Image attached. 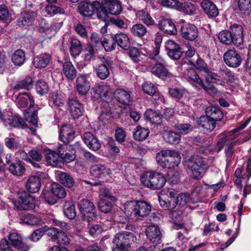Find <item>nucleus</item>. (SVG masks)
Masks as SVG:
<instances>
[{
  "label": "nucleus",
  "instance_id": "obj_62",
  "mask_svg": "<svg viewBox=\"0 0 251 251\" xmlns=\"http://www.w3.org/2000/svg\"><path fill=\"white\" fill-rule=\"evenodd\" d=\"M99 208L101 212L107 213L111 211L112 204L106 199H103L99 201Z\"/></svg>",
  "mask_w": 251,
  "mask_h": 251
},
{
  "label": "nucleus",
  "instance_id": "obj_64",
  "mask_svg": "<svg viewBox=\"0 0 251 251\" xmlns=\"http://www.w3.org/2000/svg\"><path fill=\"white\" fill-rule=\"evenodd\" d=\"M169 92L170 96L176 100L182 98L186 94V91L182 89L172 88L169 90Z\"/></svg>",
  "mask_w": 251,
  "mask_h": 251
},
{
  "label": "nucleus",
  "instance_id": "obj_37",
  "mask_svg": "<svg viewBox=\"0 0 251 251\" xmlns=\"http://www.w3.org/2000/svg\"><path fill=\"white\" fill-rule=\"evenodd\" d=\"M186 76L187 80L189 83L196 88L200 89V86L201 85L203 81L194 70L192 69L188 70Z\"/></svg>",
  "mask_w": 251,
  "mask_h": 251
},
{
  "label": "nucleus",
  "instance_id": "obj_35",
  "mask_svg": "<svg viewBox=\"0 0 251 251\" xmlns=\"http://www.w3.org/2000/svg\"><path fill=\"white\" fill-rule=\"evenodd\" d=\"M109 62L105 60L103 63L100 64L95 67V70L97 75L101 79H105L110 75L109 69Z\"/></svg>",
  "mask_w": 251,
  "mask_h": 251
},
{
  "label": "nucleus",
  "instance_id": "obj_22",
  "mask_svg": "<svg viewBox=\"0 0 251 251\" xmlns=\"http://www.w3.org/2000/svg\"><path fill=\"white\" fill-rule=\"evenodd\" d=\"M158 26L159 28L166 34L175 35L177 32L175 24L171 19H165L160 20Z\"/></svg>",
  "mask_w": 251,
  "mask_h": 251
},
{
  "label": "nucleus",
  "instance_id": "obj_36",
  "mask_svg": "<svg viewBox=\"0 0 251 251\" xmlns=\"http://www.w3.org/2000/svg\"><path fill=\"white\" fill-rule=\"evenodd\" d=\"M168 169L170 170L178 166L180 162L181 157L178 152L175 151L168 150Z\"/></svg>",
  "mask_w": 251,
  "mask_h": 251
},
{
  "label": "nucleus",
  "instance_id": "obj_61",
  "mask_svg": "<svg viewBox=\"0 0 251 251\" xmlns=\"http://www.w3.org/2000/svg\"><path fill=\"white\" fill-rule=\"evenodd\" d=\"M167 176L168 181L172 184H176L179 182V173L177 171L170 169Z\"/></svg>",
  "mask_w": 251,
  "mask_h": 251
},
{
  "label": "nucleus",
  "instance_id": "obj_32",
  "mask_svg": "<svg viewBox=\"0 0 251 251\" xmlns=\"http://www.w3.org/2000/svg\"><path fill=\"white\" fill-rule=\"evenodd\" d=\"M113 41L124 50H127L130 45V42L128 36L123 33H118L114 35Z\"/></svg>",
  "mask_w": 251,
  "mask_h": 251
},
{
  "label": "nucleus",
  "instance_id": "obj_55",
  "mask_svg": "<svg viewBox=\"0 0 251 251\" xmlns=\"http://www.w3.org/2000/svg\"><path fill=\"white\" fill-rule=\"evenodd\" d=\"M130 31L133 35L138 37L144 36L147 32L146 27L141 24H137L133 25Z\"/></svg>",
  "mask_w": 251,
  "mask_h": 251
},
{
  "label": "nucleus",
  "instance_id": "obj_46",
  "mask_svg": "<svg viewBox=\"0 0 251 251\" xmlns=\"http://www.w3.org/2000/svg\"><path fill=\"white\" fill-rule=\"evenodd\" d=\"M168 150H162L156 155L157 164L163 168H168Z\"/></svg>",
  "mask_w": 251,
  "mask_h": 251
},
{
  "label": "nucleus",
  "instance_id": "obj_21",
  "mask_svg": "<svg viewBox=\"0 0 251 251\" xmlns=\"http://www.w3.org/2000/svg\"><path fill=\"white\" fill-rule=\"evenodd\" d=\"M230 29L232 31L233 43L236 46H240L243 43V29L242 25L234 24L231 26Z\"/></svg>",
  "mask_w": 251,
  "mask_h": 251
},
{
  "label": "nucleus",
  "instance_id": "obj_59",
  "mask_svg": "<svg viewBox=\"0 0 251 251\" xmlns=\"http://www.w3.org/2000/svg\"><path fill=\"white\" fill-rule=\"evenodd\" d=\"M49 228L47 226H44L35 230L30 236L31 240L33 242L38 241L45 232H47V230Z\"/></svg>",
  "mask_w": 251,
  "mask_h": 251
},
{
  "label": "nucleus",
  "instance_id": "obj_52",
  "mask_svg": "<svg viewBox=\"0 0 251 251\" xmlns=\"http://www.w3.org/2000/svg\"><path fill=\"white\" fill-rule=\"evenodd\" d=\"M22 219L24 223L29 225H38L41 223L40 217L33 214H27L24 215Z\"/></svg>",
  "mask_w": 251,
  "mask_h": 251
},
{
  "label": "nucleus",
  "instance_id": "obj_18",
  "mask_svg": "<svg viewBox=\"0 0 251 251\" xmlns=\"http://www.w3.org/2000/svg\"><path fill=\"white\" fill-rule=\"evenodd\" d=\"M146 234L149 240L153 243L157 244L161 243L162 234L159 228L155 225L147 227Z\"/></svg>",
  "mask_w": 251,
  "mask_h": 251
},
{
  "label": "nucleus",
  "instance_id": "obj_11",
  "mask_svg": "<svg viewBox=\"0 0 251 251\" xmlns=\"http://www.w3.org/2000/svg\"><path fill=\"white\" fill-rule=\"evenodd\" d=\"M149 57L157 62L151 68V72L153 75L162 78L169 75V72L164 67L165 61L163 57L160 56H154L152 55H150Z\"/></svg>",
  "mask_w": 251,
  "mask_h": 251
},
{
  "label": "nucleus",
  "instance_id": "obj_40",
  "mask_svg": "<svg viewBox=\"0 0 251 251\" xmlns=\"http://www.w3.org/2000/svg\"><path fill=\"white\" fill-rule=\"evenodd\" d=\"M150 131L148 128L137 126L134 129L133 133V138L138 141H143L147 139Z\"/></svg>",
  "mask_w": 251,
  "mask_h": 251
},
{
  "label": "nucleus",
  "instance_id": "obj_7",
  "mask_svg": "<svg viewBox=\"0 0 251 251\" xmlns=\"http://www.w3.org/2000/svg\"><path fill=\"white\" fill-rule=\"evenodd\" d=\"M162 2L164 6L176 9L185 14H195L197 11L195 5L190 2L181 3L178 0H165Z\"/></svg>",
  "mask_w": 251,
  "mask_h": 251
},
{
  "label": "nucleus",
  "instance_id": "obj_39",
  "mask_svg": "<svg viewBox=\"0 0 251 251\" xmlns=\"http://www.w3.org/2000/svg\"><path fill=\"white\" fill-rule=\"evenodd\" d=\"M205 114L206 116L215 122L221 120L223 117V112L217 106L207 107L205 109Z\"/></svg>",
  "mask_w": 251,
  "mask_h": 251
},
{
  "label": "nucleus",
  "instance_id": "obj_24",
  "mask_svg": "<svg viewBox=\"0 0 251 251\" xmlns=\"http://www.w3.org/2000/svg\"><path fill=\"white\" fill-rule=\"evenodd\" d=\"M83 139L85 144L91 150L96 151L100 149L101 147L100 142L92 133H85Z\"/></svg>",
  "mask_w": 251,
  "mask_h": 251
},
{
  "label": "nucleus",
  "instance_id": "obj_56",
  "mask_svg": "<svg viewBox=\"0 0 251 251\" xmlns=\"http://www.w3.org/2000/svg\"><path fill=\"white\" fill-rule=\"evenodd\" d=\"M232 36V31L223 30L219 33L218 38L223 44L229 45L231 43H233Z\"/></svg>",
  "mask_w": 251,
  "mask_h": 251
},
{
  "label": "nucleus",
  "instance_id": "obj_25",
  "mask_svg": "<svg viewBox=\"0 0 251 251\" xmlns=\"http://www.w3.org/2000/svg\"><path fill=\"white\" fill-rule=\"evenodd\" d=\"M75 131L70 125H64L59 132V138L65 144L72 141L74 138Z\"/></svg>",
  "mask_w": 251,
  "mask_h": 251
},
{
  "label": "nucleus",
  "instance_id": "obj_38",
  "mask_svg": "<svg viewBox=\"0 0 251 251\" xmlns=\"http://www.w3.org/2000/svg\"><path fill=\"white\" fill-rule=\"evenodd\" d=\"M25 164L20 160L12 163L8 167L9 171L13 175L22 176L25 171Z\"/></svg>",
  "mask_w": 251,
  "mask_h": 251
},
{
  "label": "nucleus",
  "instance_id": "obj_1",
  "mask_svg": "<svg viewBox=\"0 0 251 251\" xmlns=\"http://www.w3.org/2000/svg\"><path fill=\"white\" fill-rule=\"evenodd\" d=\"M251 121V116L243 124L237 128L226 133L221 134L218 136V142L215 148L217 152L221 151L224 146L226 145L227 147L225 150V153L228 161H230L233 156L234 149L233 143L234 140L237 137L236 134L237 132L244 129Z\"/></svg>",
  "mask_w": 251,
  "mask_h": 251
},
{
  "label": "nucleus",
  "instance_id": "obj_29",
  "mask_svg": "<svg viewBox=\"0 0 251 251\" xmlns=\"http://www.w3.org/2000/svg\"><path fill=\"white\" fill-rule=\"evenodd\" d=\"M90 173L95 178H102L109 174L110 170L103 165L97 164L91 167Z\"/></svg>",
  "mask_w": 251,
  "mask_h": 251
},
{
  "label": "nucleus",
  "instance_id": "obj_14",
  "mask_svg": "<svg viewBox=\"0 0 251 251\" xmlns=\"http://www.w3.org/2000/svg\"><path fill=\"white\" fill-rule=\"evenodd\" d=\"M58 152L60 159L67 163L74 161L75 158L74 149L68 144L64 143L60 145L58 148Z\"/></svg>",
  "mask_w": 251,
  "mask_h": 251
},
{
  "label": "nucleus",
  "instance_id": "obj_44",
  "mask_svg": "<svg viewBox=\"0 0 251 251\" xmlns=\"http://www.w3.org/2000/svg\"><path fill=\"white\" fill-rule=\"evenodd\" d=\"M64 75L69 79H74L76 75V71L71 62H66L63 66Z\"/></svg>",
  "mask_w": 251,
  "mask_h": 251
},
{
  "label": "nucleus",
  "instance_id": "obj_13",
  "mask_svg": "<svg viewBox=\"0 0 251 251\" xmlns=\"http://www.w3.org/2000/svg\"><path fill=\"white\" fill-rule=\"evenodd\" d=\"M223 58L226 64L232 68L239 67L242 61L241 56L235 49L227 50L224 53Z\"/></svg>",
  "mask_w": 251,
  "mask_h": 251
},
{
  "label": "nucleus",
  "instance_id": "obj_27",
  "mask_svg": "<svg viewBox=\"0 0 251 251\" xmlns=\"http://www.w3.org/2000/svg\"><path fill=\"white\" fill-rule=\"evenodd\" d=\"M201 5L204 13L209 17H216L219 15V11L217 6L212 1L209 0H203Z\"/></svg>",
  "mask_w": 251,
  "mask_h": 251
},
{
  "label": "nucleus",
  "instance_id": "obj_41",
  "mask_svg": "<svg viewBox=\"0 0 251 251\" xmlns=\"http://www.w3.org/2000/svg\"><path fill=\"white\" fill-rule=\"evenodd\" d=\"M57 177L59 181L67 187L71 188L74 185L75 181L74 178L68 173L59 172L57 174Z\"/></svg>",
  "mask_w": 251,
  "mask_h": 251
},
{
  "label": "nucleus",
  "instance_id": "obj_30",
  "mask_svg": "<svg viewBox=\"0 0 251 251\" xmlns=\"http://www.w3.org/2000/svg\"><path fill=\"white\" fill-rule=\"evenodd\" d=\"M41 183L40 178L38 176L32 175L27 179L25 187L28 191L31 193L38 192L41 187Z\"/></svg>",
  "mask_w": 251,
  "mask_h": 251
},
{
  "label": "nucleus",
  "instance_id": "obj_54",
  "mask_svg": "<svg viewBox=\"0 0 251 251\" xmlns=\"http://www.w3.org/2000/svg\"><path fill=\"white\" fill-rule=\"evenodd\" d=\"M81 49L80 42L76 38H72L70 47L71 55L74 57L78 55L81 52Z\"/></svg>",
  "mask_w": 251,
  "mask_h": 251
},
{
  "label": "nucleus",
  "instance_id": "obj_42",
  "mask_svg": "<svg viewBox=\"0 0 251 251\" xmlns=\"http://www.w3.org/2000/svg\"><path fill=\"white\" fill-rule=\"evenodd\" d=\"M65 215L69 219L73 220L76 216L75 204L72 201H66L63 206Z\"/></svg>",
  "mask_w": 251,
  "mask_h": 251
},
{
  "label": "nucleus",
  "instance_id": "obj_49",
  "mask_svg": "<svg viewBox=\"0 0 251 251\" xmlns=\"http://www.w3.org/2000/svg\"><path fill=\"white\" fill-rule=\"evenodd\" d=\"M162 36L161 34L157 33L155 35L154 38V43H155V48L153 49L152 51H149L147 52V55L150 56V55L154 56H158L161 44L162 41Z\"/></svg>",
  "mask_w": 251,
  "mask_h": 251
},
{
  "label": "nucleus",
  "instance_id": "obj_5",
  "mask_svg": "<svg viewBox=\"0 0 251 251\" xmlns=\"http://www.w3.org/2000/svg\"><path fill=\"white\" fill-rule=\"evenodd\" d=\"M121 11L122 6L119 2L106 0L100 3V10L98 11L97 16L99 19L105 21L108 14L118 15Z\"/></svg>",
  "mask_w": 251,
  "mask_h": 251
},
{
  "label": "nucleus",
  "instance_id": "obj_8",
  "mask_svg": "<svg viewBox=\"0 0 251 251\" xmlns=\"http://www.w3.org/2000/svg\"><path fill=\"white\" fill-rule=\"evenodd\" d=\"M77 207L81 214L83 220L90 222L96 217V208L94 203L87 199H83L79 201Z\"/></svg>",
  "mask_w": 251,
  "mask_h": 251
},
{
  "label": "nucleus",
  "instance_id": "obj_60",
  "mask_svg": "<svg viewBox=\"0 0 251 251\" xmlns=\"http://www.w3.org/2000/svg\"><path fill=\"white\" fill-rule=\"evenodd\" d=\"M25 116L26 120L31 122L33 125L37 124V112L36 111H32L31 108H28L25 111Z\"/></svg>",
  "mask_w": 251,
  "mask_h": 251
},
{
  "label": "nucleus",
  "instance_id": "obj_33",
  "mask_svg": "<svg viewBox=\"0 0 251 251\" xmlns=\"http://www.w3.org/2000/svg\"><path fill=\"white\" fill-rule=\"evenodd\" d=\"M51 60V56L49 54L43 53L34 57L33 63L34 66L39 69L46 67Z\"/></svg>",
  "mask_w": 251,
  "mask_h": 251
},
{
  "label": "nucleus",
  "instance_id": "obj_34",
  "mask_svg": "<svg viewBox=\"0 0 251 251\" xmlns=\"http://www.w3.org/2000/svg\"><path fill=\"white\" fill-rule=\"evenodd\" d=\"M199 127H202L207 131H212L216 126V122L206 116H201L198 122Z\"/></svg>",
  "mask_w": 251,
  "mask_h": 251
},
{
  "label": "nucleus",
  "instance_id": "obj_10",
  "mask_svg": "<svg viewBox=\"0 0 251 251\" xmlns=\"http://www.w3.org/2000/svg\"><path fill=\"white\" fill-rule=\"evenodd\" d=\"M47 235L51 241L57 244L66 245L69 244L70 239L68 235L57 228L50 227L47 230Z\"/></svg>",
  "mask_w": 251,
  "mask_h": 251
},
{
  "label": "nucleus",
  "instance_id": "obj_15",
  "mask_svg": "<svg viewBox=\"0 0 251 251\" xmlns=\"http://www.w3.org/2000/svg\"><path fill=\"white\" fill-rule=\"evenodd\" d=\"M181 35L185 40L194 41L198 37L199 31L194 25L186 24L181 28Z\"/></svg>",
  "mask_w": 251,
  "mask_h": 251
},
{
  "label": "nucleus",
  "instance_id": "obj_23",
  "mask_svg": "<svg viewBox=\"0 0 251 251\" xmlns=\"http://www.w3.org/2000/svg\"><path fill=\"white\" fill-rule=\"evenodd\" d=\"M68 105L69 111L74 118H78L82 115L83 107L78 100L71 99L69 100Z\"/></svg>",
  "mask_w": 251,
  "mask_h": 251
},
{
  "label": "nucleus",
  "instance_id": "obj_16",
  "mask_svg": "<svg viewBox=\"0 0 251 251\" xmlns=\"http://www.w3.org/2000/svg\"><path fill=\"white\" fill-rule=\"evenodd\" d=\"M15 206L19 210H30L35 207L34 199L28 195L21 197L19 201L15 203Z\"/></svg>",
  "mask_w": 251,
  "mask_h": 251
},
{
  "label": "nucleus",
  "instance_id": "obj_50",
  "mask_svg": "<svg viewBox=\"0 0 251 251\" xmlns=\"http://www.w3.org/2000/svg\"><path fill=\"white\" fill-rule=\"evenodd\" d=\"M51 191L54 197L59 199L65 198L67 194L65 189L57 183H54L51 184Z\"/></svg>",
  "mask_w": 251,
  "mask_h": 251
},
{
  "label": "nucleus",
  "instance_id": "obj_58",
  "mask_svg": "<svg viewBox=\"0 0 251 251\" xmlns=\"http://www.w3.org/2000/svg\"><path fill=\"white\" fill-rule=\"evenodd\" d=\"M35 89L37 92L40 95L47 94L49 92V86L47 83L42 80H39L37 81Z\"/></svg>",
  "mask_w": 251,
  "mask_h": 251
},
{
  "label": "nucleus",
  "instance_id": "obj_9",
  "mask_svg": "<svg viewBox=\"0 0 251 251\" xmlns=\"http://www.w3.org/2000/svg\"><path fill=\"white\" fill-rule=\"evenodd\" d=\"M92 95L96 99L100 98L103 101L108 103L113 99L114 91L109 85L104 84L94 87L92 89Z\"/></svg>",
  "mask_w": 251,
  "mask_h": 251
},
{
  "label": "nucleus",
  "instance_id": "obj_6",
  "mask_svg": "<svg viewBox=\"0 0 251 251\" xmlns=\"http://www.w3.org/2000/svg\"><path fill=\"white\" fill-rule=\"evenodd\" d=\"M137 237L133 233L127 232H120L117 233L113 239V243L118 249L128 250L132 244L137 242Z\"/></svg>",
  "mask_w": 251,
  "mask_h": 251
},
{
  "label": "nucleus",
  "instance_id": "obj_28",
  "mask_svg": "<svg viewBox=\"0 0 251 251\" xmlns=\"http://www.w3.org/2000/svg\"><path fill=\"white\" fill-rule=\"evenodd\" d=\"M114 97L122 104L129 105L132 103L130 94L123 89L118 88L115 90Z\"/></svg>",
  "mask_w": 251,
  "mask_h": 251
},
{
  "label": "nucleus",
  "instance_id": "obj_4",
  "mask_svg": "<svg viewBox=\"0 0 251 251\" xmlns=\"http://www.w3.org/2000/svg\"><path fill=\"white\" fill-rule=\"evenodd\" d=\"M207 160L201 156L195 155L186 162V165L191 172L192 177L195 179L201 178L207 168Z\"/></svg>",
  "mask_w": 251,
  "mask_h": 251
},
{
  "label": "nucleus",
  "instance_id": "obj_20",
  "mask_svg": "<svg viewBox=\"0 0 251 251\" xmlns=\"http://www.w3.org/2000/svg\"><path fill=\"white\" fill-rule=\"evenodd\" d=\"M16 104L20 108L29 106L31 108L34 104V100L33 97L27 93L20 94L16 98Z\"/></svg>",
  "mask_w": 251,
  "mask_h": 251
},
{
  "label": "nucleus",
  "instance_id": "obj_43",
  "mask_svg": "<svg viewBox=\"0 0 251 251\" xmlns=\"http://www.w3.org/2000/svg\"><path fill=\"white\" fill-rule=\"evenodd\" d=\"M136 16L139 20L142 21L148 26L152 25L155 24L154 20L149 13L144 9L137 11L136 13Z\"/></svg>",
  "mask_w": 251,
  "mask_h": 251
},
{
  "label": "nucleus",
  "instance_id": "obj_2",
  "mask_svg": "<svg viewBox=\"0 0 251 251\" xmlns=\"http://www.w3.org/2000/svg\"><path fill=\"white\" fill-rule=\"evenodd\" d=\"M151 206L145 201H129L124 204V213L129 219L137 220L149 215Z\"/></svg>",
  "mask_w": 251,
  "mask_h": 251
},
{
  "label": "nucleus",
  "instance_id": "obj_3",
  "mask_svg": "<svg viewBox=\"0 0 251 251\" xmlns=\"http://www.w3.org/2000/svg\"><path fill=\"white\" fill-rule=\"evenodd\" d=\"M140 179L145 186L154 190L162 188L166 182V179L163 175L151 171L143 173L141 176Z\"/></svg>",
  "mask_w": 251,
  "mask_h": 251
},
{
  "label": "nucleus",
  "instance_id": "obj_12",
  "mask_svg": "<svg viewBox=\"0 0 251 251\" xmlns=\"http://www.w3.org/2000/svg\"><path fill=\"white\" fill-rule=\"evenodd\" d=\"M100 3L98 1L94 2L82 1L79 3L78 10L84 16L89 17L93 15L95 11L100 10Z\"/></svg>",
  "mask_w": 251,
  "mask_h": 251
},
{
  "label": "nucleus",
  "instance_id": "obj_17",
  "mask_svg": "<svg viewBox=\"0 0 251 251\" xmlns=\"http://www.w3.org/2000/svg\"><path fill=\"white\" fill-rule=\"evenodd\" d=\"M165 48L168 56L172 59H178L182 55V51L179 45L173 40L166 42Z\"/></svg>",
  "mask_w": 251,
  "mask_h": 251
},
{
  "label": "nucleus",
  "instance_id": "obj_19",
  "mask_svg": "<svg viewBox=\"0 0 251 251\" xmlns=\"http://www.w3.org/2000/svg\"><path fill=\"white\" fill-rule=\"evenodd\" d=\"M76 89L81 95H85L90 88V84L86 75H79L76 79Z\"/></svg>",
  "mask_w": 251,
  "mask_h": 251
},
{
  "label": "nucleus",
  "instance_id": "obj_48",
  "mask_svg": "<svg viewBox=\"0 0 251 251\" xmlns=\"http://www.w3.org/2000/svg\"><path fill=\"white\" fill-rule=\"evenodd\" d=\"M11 60L15 65L21 66L25 60V52L22 50H16L13 54Z\"/></svg>",
  "mask_w": 251,
  "mask_h": 251
},
{
  "label": "nucleus",
  "instance_id": "obj_57",
  "mask_svg": "<svg viewBox=\"0 0 251 251\" xmlns=\"http://www.w3.org/2000/svg\"><path fill=\"white\" fill-rule=\"evenodd\" d=\"M50 26V25L47 23L45 19H41L39 21L38 29L39 32L41 33H45L47 35H50L53 32L52 28Z\"/></svg>",
  "mask_w": 251,
  "mask_h": 251
},
{
  "label": "nucleus",
  "instance_id": "obj_63",
  "mask_svg": "<svg viewBox=\"0 0 251 251\" xmlns=\"http://www.w3.org/2000/svg\"><path fill=\"white\" fill-rule=\"evenodd\" d=\"M129 56L135 62H139L142 59L143 55L136 48H131L128 52Z\"/></svg>",
  "mask_w": 251,
  "mask_h": 251
},
{
  "label": "nucleus",
  "instance_id": "obj_51",
  "mask_svg": "<svg viewBox=\"0 0 251 251\" xmlns=\"http://www.w3.org/2000/svg\"><path fill=\"white\" fill-rule=\"evenodd\" d=\"M32 78L27 76L23 80L17 81L12 86V88L17 90L22 89H28L29 87L32 85Z\"/></svg>",
  "mask_w": 251,
  "mask_h": 251
},
{
  "label": "nucleus",
  "instance_id": "obj_26",
  "mask_svg": "<svg viewBox=\"0 0 251 251\" xmlns=\"http://www.w3.org/2000/svg\"><path fill=\"white\" fill-rule=\"evenodd\" d=\"M35 19V14L33 12H24L21 13L18 21V25L21 27H25L31 25Z\"/></svg>",
  "mask_w": 251,
  "mask_h": 251
},
{
  "label": "nucleus",
  "instance_id": "obj_45",
  "mask_svg": "<svg viewBox=\"0 0 251 251\" xmlns=\"http://www.w3.org/2000/svg\"><path fill=\"white\" fill-rule=\"evenodd\" d=\"M237 6L240 13L246 16L251 13V0H238Z\"/></svg>",
  "mask_w": 251,
  "mask_h": 251
},
{
  "label": "nucleus",
  "instance_id": "obj_53",
  "mask_svg": "<svg viewBox=\"0 0 251 251\" xmlns=\"http://www.w3.org/2000/svg\"><path fill=\"white\" fill-rule=\"evenodd\" d=\"M163 137L167 142L171 144H177L180 140V136L172 131L165 132L164 133Z\"/></svg>",
  "mask_w": 251,
  "mask_h": 251
},
{
  "label": "nucleus",
  "instance_id": "obj_47",
  "mask_svg": "<svg viewBox=\"0 0 251 251\" xmlns=\"http://www.w3.org/2000/svg\"><path fill=\"white\" fill-rule=\"evenodd\" d=\"M4 122L11 126L17 127L23 126L25 123L24 120L17 115H11L7 118H4Z\"/></svg>",
  "mask_w": 251,
  "mask_h": 251
},
{
  "label": "nucleus",
  "instance_id": "obj_31",
  "mask_svg": "<svg viewBox=\"0 0 251 251\" xmlns=\"http://www.w3.org/2000/svg\"><path fill=\"white\" fill-rule=\"evenodd\" d=\"M45 158L47 163L50 166L55 167L61 166V162L59 153L54 151L48 150L45 151Z\"/></svg>",
  "mask_w": 251,
  "mask_h": 251
}]
</instances>
